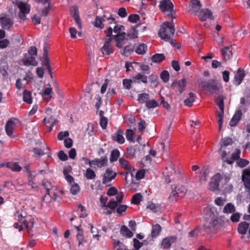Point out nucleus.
Here are the masks:
<instances>
[{
    "instance_id": "f257e3e1",
    "label": "nucleus",
    "mask_w": 250,
    "mask_h": 250,
    "mask_svg": "<svg viewBox=\"0 0 250 250\" xmlns=\"http://www.w3.org/2000/svg\"><path fill=\"white\" fill-rule=\"evenodd\" d=\"M125 27L124 25L115 24L114 28L109 27L104 30V33L107 37H110L116 42V45L119 48H121L124 44V41L127 40L126 33L125 32Z\"/></svg>"
},
{
    "instance_id": "f03ea898",
    "label": "nucleus",
    "mask_w": 250,
    "mask_h": 250,
    "mask_svg": "<svg viewBox=\"0 0 250 250\" xmlns=\"http://www.w3.org/2000/svg\"><path fill=\"white\" fill-rule=\"evenodd\" d=\"M175 32L174 24L172 22H165L161 25L158 34L159 37L165 41H171Z\"/></svg>"
},
{
    "instance_id": "7ed1b4c3",
    "label": "nucleus",
    "mask_w": 250,
    "mask_h": 250,
    "mask_svg": "<svg viewBox=\"0 0 250 250\" xmlns=\"http://www.w3.org/2000/svg\"><path fill=\"white\" fill-rule=\"evenodd\" d=\"M37 54V49L35 46H31L28 52L24 54L22 62L24 65L28 66L30 65L37 66L38 62L36 60Z\"/></svg>"
},
{
    "instance_id": "20e7f679",
    "label": "nucleus",
    "mask_w": 250,
    "mask_h": 250,
    "mask_svg": "<svg viewBox=\"0 0 250 250\" xmlns=\"http://www.w3.org/2000/svg\"><path fill=\"white\" fill-rule=\"evenodd\" d=\"M203 89L208 90L212 93L218 94L222 85L216 80L209 79L206 81H203L201 83Z\"/></svg>"
},
{
    "instance_id": "39448f33",
    "label": "nucleus",
    "mask_w": 250,
    "mask_h": 250,
    "mask_svg": "<svg viewBox=\"0 0 250 250\" xmlns=\"http://www.w3.org/2000/svg\"><path fill=\"white\" fill-rule=\"evenodd\" d=\"M175 173V165L172 162L170 161L168 162L163 172L165 182L167 184L170 183L173 179V177Z\"/></svg>"
},
{
    "instance_id": "423d86ee",
    "label": "nucleus",
    "mask_w": 250,
    "mask_h": 250,
    "mask_svg": "<svg viewBox=\"0 0 250 250\" xmlns=\"http://www.w3.org/2000/svg\"><path fill=\"white\" fill-rule=\"evenodd\" d=\"M172 191L170 193L169 198L173 197L177 200L178 198H182L185 196L187 192V189L185 186L181 185H173L171 186Z\"/></svg>"
},
{
    "instance_id": "0eeeda50",
    "label": "nucleus",
    "mask_w": 250,
    "mask_h": 250,
    "mask_svg": "<svg viewBox=\"0 0 250 250\" xmlns=\"http://www.w3.org/2000/svg\"><path fill=\"white\" fill-rule=\"evenodd\" d=\"M112 40H114L110 37L105 39L103 46L100 48L103 56H108L114 52L115 48L111 42Z\"/></svg>"
},
{
    "instance_id": "6e6552de",
    "label": "nucleus",
    "mask_w": 250,
    "mask_h": 250,
    "mask_svg": "<svg viewBox=\"0 0 250 250\" xmlns=\"http://www.w3.org/2000/svg\"><path fill=\"white\" fill-rule=\"evenodd\" d=\"M173 8L174 5L170 0H162L160 2L159 8L160 10L162 12H169L168 16H170L172 19L174 18L173 13H175Z\"/></svg>"
},
{
    "instance_id": "1a4fd4ad",
    "label": "nucleus",
    "mask_w": 250,
    "mask_h": 250,
    "mask_svg": "<svg viewBox=\"0 0 250 250\" xmlns=\"http://www.w3.org/2000/svg\"><path fill=\"white\" fill-rule=\"evenodd\" d=\"M15 216L16 217V220L20 223L24 225L28 231L31 230L33 227L34 219L31 216H29L28 219H25L26 216H23L18 211L15 213Z\"/></svg>"
},
{
    "instance_id": "9d476101",
    "label": "nucleus",
    "mask_w": 250,
    "mask_h": 250,
    "mask_svg": "<svg viewBox=\"0 0 250 250\" xmlns=\"http://www.w3.org/2000/svg\"><path fill=\"white\" fill-rule=\"evenodd\" d=\"M83 160L87 161L90 167L97 166L98 167L101 168L106 166L108 164V159L106 155L101 157L100 158H96L92 160L83 158Z\"/></svg>"
},
{
    "instance_id": "9b49d317",
    "label": "nucleus",
    "mask_w": 250,
    "mask_h": 250,
    "mask_svg": "<svg viewBox=\"0 0 250 250\" xmlns=\"http://www.w3.org/2000/svg\"><path fill=\"white\" fill-rule=\"evenodd\" d=\"M241 179L245 190L248 193L249 198H250V169L245 168L243 170Z\"/></svg>"
},
{
    "instance_id": "f8f14e48",
    "label": "nucleus",
    "mask_w": 250,
    "mask_h": 250,
    "mask_svg": "<svg viewBox=\"0 0 250 250\" xmlns=\"http://www.w3.org/2000/svg\"><path fill=\"white\" fill-rule=\"evenodd\" d=\"M17 6L20 9V12L18 13L19 18L23 21H25L26 19V15L30 12V6L22 1L19 2L17 3Z\"/></svg>"
},
{
    "instance_id": "ddd939ff",
    "label": "nucleus",
    "mask_w": 250,
    "mask_h": 250,
    "mask_svg": "<svg viewBox=\"0 0 250 250\" xmlns=\"http://www.w3.org/2000/svg\"><path fill=\"white\" fill-rule=\"evenodd\" d=\"M177 237L176 235L166 237L162 240L160 247L164 250H169L171 245L177 242Z\"/></svg>"
},
{
    "instance_id": "4468645a",
    "label": "nucleus",
    "mask_w": 250,
    "mask_h": 250,
    "mask_svg": "<svg viewBox=\"0 0 250 250\" xmlns=\"http://www.w3.org/2000/svg\"><path fill=\"white\" fill-rule=\"evenodd\" d=\"M117 173L114 172L112 168H108L105 170L102 178V183L107 186H109V183L115 178Z\"/></svg>"
},
{
    "instance_id": "2eb2a0df",
    "label": "nucleus",
    "mask_w": 250,
    "mask_h": 250,
    "mask_svg": "<svg viewBox=\"0 0 250 250\" xmlns=\"http://www.w3.org/2000/svg\"><path fill=\"white\" fill-rule=\"evenodd\" d=\"M223 179L221 175L218 173L215 174L210 179L208 184L209 190L211 191L217 190L219 189V183Z\"/></svg>"
},
{
    "instance_id": "dca6fc26",
    "label": "nucleus",
    "mask_w": 250,
    "mask_h": 250,
    "mask_svg": "<svg viewBox=\"0 0 250 250\" xmlns=\"http://www.w3.org/2000/svg\"><path fill=\"white\" fill-rule=\"evenodd\" d=\"M0 24L2 28L8 30L13 26L14 22L12 18L4 14L0 17Z\"/></svg>"
},
{
    "instance_id": "f3484780",
    "label": "nucleus",
    "mask_w": 250,
    "mask_h": 250,
    "mask_svg": "<svg viewBox=\"0 0 250 250\" xmlns=\"http://www.w3.org/2000/svg\"><path fill=\"white\" fill-rule=\"evenodd\" d=\"M14 120H17L18 121V119L16 118H12L8 120V121L6 122L5 126V130L6 134L11 138H14V136H13V130L16 127V123L14 122Z\"/></svg>"
},
{
    "instance_id": "a211bd4d",
    "label": "nucleus",
    "mask_w": 250,
    "mask_h": 250,
    "mask_svg": "<svg viewBox=\"0 0 250 250\" xmlns=\"http://www.w3.org/2000/svg\"><path fill=\"white\" fill-rule=\"evenodd\" d=\"M202 5L199 0H190L188 7V11L191 14H196L199 12Z\"/></svg>"
},
{
    "instance_id": "6ab92c4d",
    "label": "nucleus",
    "mask_w": 250,
    "mask_h": 250,
    "mask_svg": "<svg viewBox=\"0 0 250 250\" xmlns=\"http://www.w3.org/2000/svg\"><path fill=\"white\" fill-rule=\"evenodd\" d=\"M187 84V82L185 79L180 80H175L171 84V87L179 94H181Z\"/></svg>"
},
{
    "instance_id": "aec40b11",
    "label": "nucleus",
    "mask_w": 250,
    "mask_h": 250,
    "mask_svg": "<svg viewBox=\"0 0 250 250\" xmlns=\"http://www.w3.org/2000/svg\"><path fill=\"white\" fill-rule=\"evenodd\" d=\"M116 195V200H115L114 199H112L109 200V204L108 205V206H109L110 209H115L117 206H118V204H121L123 202L124 197V193L123 192H120L119 193L118 192Z\"/></svg>"
},
{
    "instance_id": "412c9836",
    "label": "nucleus",
    "mask_w": 250,
    "mask_h": 250,
    "mask_svg": "<svg viewBox=\"0 0 250 250\" xmlns=\"http://www.w3.org/2000/svg\"><path fill=\"white\" fill-rule=\"evenodd\" d=\"M246 74L244 69L239 68L235 74L233 83L236 86L239 85L243 81Z\"/></svg>"
},
{
    "instance_id": "4be33fe9",
    "label": "nucleus",
    "mask_w": 250,
    "mask_h": 250,
    "mask_svg": "<svg viewBox=\"0 0 250 250\" xmlns=\"http://www.w3.org/2000/svg\"><path fill=\"white\" fill-rule=\"evenodd\" d=\"M123 134L124 131L120 128H118L116 132L112 135V139L119 144H123L125 142Z\"/></svg>"
},
{
    "instance_id": "5701e85b",
    "label": "nucleus",
    "mask_w": 250,
    "mask_h": 250,
    "mask_svg": "<svg viewBox=\"0 0 250 250\" xmlns=\"http://www.w3.org/2000/svg\"><path fill=\"white\" fill-rule=\"evenodd\" d=\"M199 12V18L201 21H204L208 19H212V14L208 9H203Z\"/></svg>"
},
{
    "instance_id": "b1692460",
    "label": "nucleus",
    "mask_w": 250,
    "mask_h": 250,
    "mask_svg": "<svg viewBox=\"0 0 250 250\" xmlns=\"http://www.w3.org/2000/svg\"><path fill=\"white\" fill-rule=\"evenodd\" d=\"M119 162L121 168L126 170V173H130L133 168L131 163L123 157L120 158Z\"/></svg>"
},
{
    "instance_id": "393cba45",
    "label": "nucleus",
    "mask_w": 250,
    "mask_h": 250,
    "mask_svg": "<svg viewBox=\"0 0 250 250\" xmlns=\"http://www.w3.org/2000/svg\"><path fill=\"white\" fill-rule=\"evenodd\" d=\"M70 14L75 21L79 27L81 28L82 24L79 16V10L76 6H72L70 8Z\"/></svg>"
},
{
    "instance_id": "a878e982",
    "label": "nucleus",
    "mask_w": 250,
    "mask_h": 250,
    "mask_svg": "<svg viewBox=\"0 0 250 250\" xmlns=\"http://www.w3.org/2000/svg\"><path fill=\"white\" fill-rule=\"evenodd\" d=\"M133 83H144L146 84L147 83V77L145 74L141 73H138L135 76L132 77Z\"/></svg>"
},
{
    "instance_id": "bb28decb",
    "label": "nucleus",
    "mask_w": 250,
    "mask_h": 250,
    "mask_svg": "<svg viewBox=\"0 0 250 250\" xmlns=\"http://www.w3.org/2000/svg\"><path fill=\"white\" fill-rule=\"evenodd\" d=\"M162 231V227L158 224H156L152 226L150 236L152 239L156 238L161 233Z\"/></svg>"
},
{
    "instance_id": "cd10ccee",
    "label": "nucleus",
    "mask_w": 250,
    "mask_h": 250,
    "mask_svg": "<svg viewBox=\"0 0 250 250\" xmlns=\"http://www.w3.org/2000/svg\"><path fill=\"white\" fill-rule=\"evenodd\" d=\"M218 224L219 222L217 218H214L211 220L208 225H204L203 228L205 230L209 229L210 231H212L216 230L217 226L218 225Z\"/></svg>"
},
{
    "instance_id": "c85d7f7f",
    "label": "nucleus",
    "mask_w": 250,
    "mask_h": 250,
    "mask_svg": "<svg viewBox=\"0 0 250 250\" xmlns=\"http://www.w3.org/2000/svg\"><path fill=\"white\" fill-rule=\"evenodd\" d=\"M104 15L103 17L96 16L95 21L93 22V25L98 28L102 29L104 27L105 24Z\"/></svg>"
},
{
    "instance_id": "c756f323",
    "label": "nucleus",
    "mask_w": 250,
    "mask_h": 250,
    "mask_svg": "<svg viewBox=\"0 0 250 250\" xmlns=\"http://www.w3.org/2000/svg\"><path fill=\"white\" fill-rule=\"evenodd\" d=\"M248 229H249V224L245 221L242 222L238 226L237 231L239 233L244 235L246 234Z\"/></svg>"
},
{
    "instance_id": "7c9ffc66",
    "label": "nucleus",
    "mask_w": 250,
    "mask_h": 250,
    "mask_svg": "<svg viewBox=\"0 0 250 250\" xmlns=\"http://www.w3.org/2000/svg\"><path fill=\"white\" fill-rule=\"evenodd\" d=\"M6 167L15 172H20L22 169V167L18 162H9L6 163Z\"/></svg>"
},
{
    "instance_id": "2f4dec72",
    "label": "nucleus",
    "mask_w": 250,
    "mask_h": 250,
    "mask_svg": "<svg viewBox=\"0 0 250 250\" xmlns=\"http://www.w3.org/2000/svg\"><path fill=\"white\" fill-rule=\"evenodd\" d=\"M240 150L238 149H235V151L232 153L231 159H226L224 162L228 164H232L235 160H238L240 159Z\"/></svg>"
},
{
    "instance_id": "473e14b6",
    "label": "nucleus",
    "mask_w": 250,
    "mask_h": 250,
    "mask_svg": "<svg viewBox=\"0 0 250 250\" xmlns=\"http://www.w3.org/2000/svg\"><path fill=\"white\" fill-rule=\"evenodd\" d=\"M53 91L51 88L46 87L43 91L42 97L44 101L48 102L52 98Z\"/></svg>"
},
{
    "instance_id": "72a5a7b5",
    "label": "nucleus",
    "mask_w": 250,
    "mask_h": 250,
    "mask_svg": "<svg viewBox=\"0 0 250 250\" xmlns=\"http://www.w3.org/2000/svg\"><path fill=\"white\" fill-rule=\"evenodd\" d=\"M75 228L77 229L78 233L76 235V237L77 240H78V246H80L81 245H83V231L82 229L81 228V226L80 225L79 226H74Z\"/></svg>"
},
{
    "instance_id": "f704fd0d",
    "label": "nucleus",
    "mask_w": 250,
    "mask_h": 250,
    "mask_svg": "<svg viewBox=\"0 0 250 250\" xmlns=\"http://www.w3.org/2000/svg\"><path fill=\"white\" fill-rule=\"evenodd\" d=\"M43 60L42 61V65L46 67L47 69L50 77H53L52 70L50 64V61L48 56H42Z\"/></svg>"
},
{
    "instance_id": "c9c22d12",
    "label": "nucleus",
    "mask_w": 250,
    "mask_h": 250,
    "mask_svg": "<svg viewBox=\"0 0 250 250\" xmlns=\"http://www.w3.org/2000/svg\"><path fill=\"white\" fill-rule=\"evenodd\" d=\"M225 97L222 95H219L215 100L214 102L218 106L220 111H224V100Z\"/></svg>"
},
{
    "instance_id": "e433bc0d",
    "label": "nucleus",
    "mask_w": 250,
    "mask_h": 250,
    "mask_svg": "<svg viewBox=\"0 0 250 250\" xmlns=\"http://www.w3.org/2000/svg\"><path fill=\"white\" fill-rule=\"evenodd\" d=\"M138 31L136 29V27H132L127 34H126V38L128 39H135L138 38Z\"/></svg>"
},
{
    "instance_id": "4c0bfd02",
    "label": "nucleus",
    "mask_w": 250,
    "mask_h": 250,
    "mask_svg": "<svg viewBox=\"0 0 250 250\" xmlns=\"http://www.w3.org/2000/svg\"><path fill=\"white\" fill-rule=\"evenodd\" d=\"M147 49V47L145 43H139L135 48V52L139 55H144Z\"/></svg>"
},
{
    "instance_id": "58836bf2",
    "label": "nucleus",
    "mask_w": 250,
    "mask_h": 250,
    "mask_svg": "<svg viewBox=\"0 0 250 250\" xmlns=\"http://www.w3.org/2000/svg\"><path fill=\"white\" fill-rule=\"evenodd\" d=\"M120 232L122 235L127 238H131L133 235L132 232L125 225L122 226Z\"/></svg>"
},
{
    "instance_id": "ea45409f",
    "label": "nucleus",
    "mask_w": 250,
    "mask_h": 250,
    "mask_svg": "<svg viewBox=\"0 0 250 250\" xmlns=\"http://www.w3.org/2000/svg\"><path fill=\"white\" fill-rule=\"evenodd\" d=\"M136 149L132 146H129L126 148L125 156L128 159H133L135 157Z\"/></svg>"
},
{
    "instance_id": "a19ab883",
    "label": "nucleus",
    "mask_w": 250,
    "mask_h": 250,
    "mask_svg": "<svg viewBox=\"0 0 250 250\" xmlns=\"http://www.w3.org/2000/svg\"><path fill=\"white\" fill-rule=\"evenodd\" d=\"M23 101L28 104H31L32 103L31 92L26 89H24L23 92Z\"/></svg>"
},
{
    "instance_id": "79ce46f5",
    "label": "nucleus",
    "mask_w": 250,
    "mask_h": 250,
    "mask_svg": "<svg viewBox=\"0 0 250 250\" xmlns=\"http://www.w3.org/2000/svg\"><path fill=\"white\" fill-rule=\"evenodd\" d=\"M127 208L128 206L127 205L121 204H118V206L115 208V212L117 213L118 216H121L124 212L126 211Z\"/></svg>"
},
{
    "instance_id": "37998d69",
    "label": "nucleus",
    "mask_w": 250,
    "mask_h": 250,
    "mask_svg": "<svg viewBox=\"0 0 250 250\" xmlns=\"http://www.w3.org/2000/svg\"><path fill=\"white\" fill-rule=\"evenodd\" d=\"M149 99V95L148 94L144 93L138 95L137 101L140 104H144L147 102Z\"/></svg>"
},
{
    "instance_id": "c03bdc74",
    "label": "nucleus",
    "mask_w": 250,
    "mask_h": 250,
    "mask_svg": "<svg viewBox=\"0 0 250 250\" xmlns=\"http://www.w3.org/2000/svg\"><path fill=\"white\" fill-rule=\"evenodd\" d=\"M166 57L163 54H155L151 57V60L153 62L156 63H160L165 60Z\"/></svg>"
},
{
    "instance_id": "a18cd8bd",
    "label": "nucleus",
    "mask_w": 250,
    "mask_h": 250,
    "mask_svg": "<svg viewBox=\"0 0 250 250\" xmlns=\"http://www.w3.org/2000/svg\"><path fill=\"white\" fill-rule=\"evenodd\" d=\"M188 95L189 97L184 101V104L186 106L191 107L192 106L193 103L195 101V95L192 92L189 93Z\"/></svg>"
},
{
    "instance_id": "49530a36",
    "label": "nucleus",
    "mask_w": 250,
    "mask_h": 250,
    "mask_svg": "<svg viewBox=\"0 0 250 250\" xmlns=\"http://www.w3.org/2000/svg\"><path fill=\"white\" fill-rule=\"evenodd\" d=\"M143 196L140 193L133 195L131 200V203L134 205H139L142 200Z\"/></svg>"
},
{
    "instance_id": "de8ad7c7",
    "label": "nucleus",
    "mask_w": 250,
    "mask_h": 250,
    "mask_svg": "<svg viewBox=\"0 0 250 250\" xmlns=\"http://www.w3.org/2000/svg\"><path fill=\"white\" fill-rule=\"evenodd\" d=\"M84 176L88 180L94 179L96 176L94 171L90 168L86 169L85 172L84 173Z\"/></svg>"
},
{
    "instance_id": "09e8293b",
    "label": "nucleus",
    "mask_w": 250,
    "mask_h": 250,
    "mask_svg": "<svg viewBox=\"0 0 250 250\" xmlns=\"http://www.w3.org/2000/svg\"><path fill=\"white\" fill-rule=\"evenodd\" d=\"M235 211V207L231 203H228L223 208V212L226 213H233Z\"/></svg>"
},
{
    "instance_id": "8fccbe9b",
    "label": "nucleus",
    "mask_w": 250,
    "mask_h": 250,
    "mask_svg": "<svg viewBox=\"0 0 250 250\" xmlns=\"http://www.w3.org/2000/svg\"><path fill=\"white\" fill-rule=\"evenodd\" d=\"M233 141L230 137H226L222 139L221 141V148L222 149L224 146H228L231 145L232 144Z\"/></svg>"
},
{
    "instance_id": "3c124183",
    "label": "nucleus",
    "mask_w": 250,
    "mask_h": 250,
    "mask_svg": "<svg viewBox=\"0 0 250 250\" xmlns=\"http://www.w3.org/2000/svg\"><path fill=\"white\" fill-rule=\"evenodd\" d=\"M224 111H217L216 113L219 130L221 129L223 123Z\"/></svg>"
},
{
    "instance_id": "603ef678",
    "label": "nucleus",
    "mask_w": 250,
    "mask_h": 250,
    "mask_svg": "<svg viewBox=\"0 0 250 250\" xmlns=\"http://www.w3.org/2000/svg\"><path fill=\"white\" fill-rule=\"evenodd\" d=\"M120 152L117 149H113L111 153L110 157V161L111 162H114L116 161L118 158L120 156Z\"/></svg>"
},
{
    "instance_id": "864d4df0",
    "label": "nucleus",
    "mask_w": 250,
    "mask_h": 250,
    "mask_svg": "<svg viewBox=\"0 0 250 250\" xmlns=\"http://www.w3.org/2000/svg\"><path fill=\"white\" fill-rule=\"evenodd\" d=\"M104 20L105 23L107 22V23H105L106 25H110L113 23L116 24L117 23L114 16L112 14H110L109 17L104 15Z\"/></svg>"
},
{
    "instance_id": "5fc2aeb1",
    "label": "nucleus",
    "mask_w": 250,
    "mask_h": 250,
    "mask_svg": "<svg viewBox=\"0 0 250 250\" xmlns=\"http://www.w3.org/2000/svg\"><path fill=\"white\" fill-rule=\"evenodd\" d=\"M208 172L207 169L203 168L200 172L199 181L201 183L206 182L207 180Z\"/></svg>"
},
{
    "instance_id": "6e6d98bb",
    "label": "nucleus",
    "mask_w": 250,
    "mask_h": 250,
    "mask_svg": "<svg viewBox=\"0 0 250 250\" xmlns=\"http://www.w3.org/2000/svg\"><path fill=\"white\" fill-rule=\"evenodd\" d=\"M107 200H108L107 197L104 195H102L100 197V201L101 204V207L102 208H109L110 209V207H109V206H108V205L109 204V201L107 204Z\"/></svg>"
},
{
    "instance_id": "4d7b16f0",
    "label": "nucleus",
    "mask_w": 250,
    "mask_h": 250,
    "mask_svg": "<svg viewBox=\"0 0 250 250\" xmlns=\"http://www.w3.org/2000/svg\"><path fill=\"white\" fill-rule=\"evenodd\" d=\"M159 105L158 102L154 99L150 100L146 103V106L148 109L154 108Z\"/></svg>"
},
{
    "instance_id": "13d9d810",
    "label": "nucleus",
    "mask_w": 250,
    "mask_h": 250,
    "mask_svg": "<svg viewBox=\"0 0 250 250\" xmlns=\"http://www.w3.org/2000/svg\"><path fill=\"white\" fill-rule=\"evenodd\" d=\"M125 136L126 139L129 141L134 142V138L135 136V133L133 130L128 129L126 130Z\"/></svg>"
},
{
    "instance_id": "bf43d9fd",
    "label": "nucleus",
    "mask_w": 250,
    "mask_h": 250,
    "mask_svg": "<svg viewBox=\"0 0 250 250\" xmlns=\"http://www.w3.org/2000/svg\"><path fill=\"white\" fill-rule=\"evenodd\" d=\"M161 79L165 83H167L169 79V74L167 70H163L160 74Z\"/></svg>"
},
{
    "instance_id": "052dcab7",
    "label": "nucleus",
    "mask_w": 250,
    "mask_h": 250,
    "mask_svg": "<svg viewBox=\"0 0 250 250\" xmlns=\"http://www.w3.org/2000/svg\"><path fill=\"white\" fill-rule=\"evenodd\" d=\"M132 83H133L132 79H124L123 81V84L124 87L126 89L129 90L131 88Z\"/></svg>"
},
{
    "instance_id": "680f3d73",
    "label": "nucleus",
    "mask_w": 250,
    "mask_h": 250,
    "mask_svg": "<svg viewBox=\"0 0 250 250\" xmlns=\"http://www.w3.org/2000/svg\"><path fill=\"white\" fill-rule=\"evenodd\" d=\"M230 47L231 46H226L221 49V54L224 56V57H229L230 54H231V51H230Z\"/></svg>"
},
{
    "instance_id": "e2e57ef3",
    "label": "nucleus",
    "mask_w": 250,
    "mask_h": 250,
    "mask_svg": "<svg viewBox=\"0 0 250 250\" xmlns=\"http://www.w3.org/2000/svg\"><path fill=\"white\" fill-rule=\"evenodd\" d=\"M140 20V16L138 14H131L128 17V21L132 23H136Z\"/></svg>"
},
{
    "instance_id": "0e129e2a",
    "label": "nucleus",
    "mask_w": 250,
    "mask_h": 250,
    "mask_svg": "<svg viewBox=\"0 0 250 250\" xmlns=\"http://www.w3.org/2000/svg\"><path fill=\"white\" fill-rule=\"evenodd\" d=\"M249 164V161L246 159L240 158L237 161V165L240 167H244Z\"/></svg>"
},
{
    "instance_id": "69168bd1",
    "label": "nucleus",
    "mask_w": 250,
    "mask_h": 250,
    "mask_svg": "<svg viewBox=\"0 0 250 250\" xmlns=\"http://www.w3.org/2000/svg\"><path fill=\"white\" fill-rule=\"evenodd\" d=\"M78 210L81 212V214L80 215V217L81 218H84L87 216L86 210L85 208L81 204H79L78 205Z\"/></svg>"
},
{
    "instance_id": "338daca9",
    "label": "nucleus",
    "mask_w": 250,
    "mask_h": 250,
    "mask_svg": "<svg viewBox=\"0 0 250 250\" xmlns=\"http://www.w3.org/2000/svg\"><path fill=\"white\" fill-rule=\"evenodd\" d=\"M148 79L150 82L151 83L154 85L156 86L158 83V79L156 75L152 74L148 77Z\"/></svg>"
},
{
    "instance_id": "774afa93",
    "label": "nucleus",
    "mask_w": 250,
    "mask_h": 250,
    "mask_svg": "<svg viewBox=\"0 0 250 250\" xmlns=\"http://www.w3.org/2000/svg\"><path fill=\"white\" fill-rule=\"evenodd\" d=\"M118 190L115 187H111L108 188L106 192L107 195L108 196H112L116 195L118 193Z\"/></svg>"
}]
</instances>
